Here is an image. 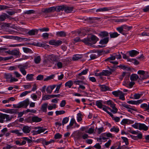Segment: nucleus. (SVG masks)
Returning <instances> with one entry per match:
<instances>
[{"mask_svg":"<svg viewBox=\"0 0 149 149\" xmlns=\"http://www.w3.org/2000/svg\"><path fill=\"white\" fill-rule=\"evenodd\" d=\"M29 63H26L24 64H20L18 65L17 67L19 69V71L23 75L26 74V71L25 70L29 67Z\"/></svg>","mask_w":149,"mask_h":149,"instance_id":"obj_1","label":"nucleus"},{"mask_svg":"<svg viewBox=\"0 0 149 149\" xmlns=\"http://www.w3.org/2000/svg\"><path fill=\"white\" fill-rule=\"evenodd\" d=\"M74 83L76 85H79V86L78 88V89H81L83 90H84L86 88L84 86L86 85H88L87 83L82 81H74Z\"/></svg>","mask_w":149,"mask_h":149,"instance_id":"obj_2","label":"nucleus"},{"mask_svg":"<svg viewBox=\"0 0 149 149\" xmlns=\"http://www.w3.org/2000/svg\"><path fill=\"white\" fill-rule=\"evenodd\" d=\"M115 58L114 55H111L110 57L108 58L105 60L106 61H109L111 63L115 65H117L118 64V62L117 61H111L114 60L115 59Z\"/></svg>","mask_w":149,"mask_h":149,"instance_id":"obj_3","label":"nucleus"},{"mask_svg":"<svg viewBox=\"0 0 149 149\" xmlns=\"http://www.w3.org/2000/svg\"><path fill=\"white\" fill-rule=\"evenodd\" d=\"M62 43V41L60 40H51L49 42V44L57 46L60 45Z\"/></svg>","mask_w":149,"mask_h":149,"instance_id":"obj_4","label":"nucleus"},{"mask_svg":"<svg viewBox=\"0 0 149 149\" xmlns=\"http://www.w3.org/2000/svg\"><path fill=\"white\" fill-rule=\"evenodd\" d=\"M55 11L54 6L52 7L48 8H44L42 10V12L44 13H49Z\"/></svg>","mask_w":149,"mask_h":149,"instance_id":"obj_5","label":"nucleus"},{"mask_svg":"<svg viewBox=\"0 0 149 149\" xmlns=\"http://www.w3.org/2000/svg\"><path fill=\"white\" fill-rule=\"evenodd\" d=\"M91 44H95L98 40L99 39L95 36L92 35L90 38Z\"/></svg>","mask_w":149,"mask_h":149,"instance_id":"obj_6","label":"nucleus"},{"mask_svg":"<svg viewBox=\"0 0 149 149\" xmlns=\"http://www.w3.org/2000/svg\"><path fill=\"white\" fill-rule=\"evenodd\" d=\"M113 72V69H110V70H105L101 72V74L102 75L108 76L111 74Z\"/></svg>","mask_w":149,"mask_h":149,"instance_id":"obj_7","label":"nucleus"},{"mask_svg":"<svg viewBox=\"0 0 149 149\" xmlns=\"http://www.w3.org/2000/svg\"><path fill=\"white\" fill-rule=\"evenodd\" d=\"M22 130L24 133L27 134L29 133L30 132L31 128L27 125H25L23 127Z\"/></svg>","mask_w":149,"mask_h":149,"instance_id":"obj_8","label":"nucleus"},{"mask_svg":"<svg viewBox=\"0 0 149 149\" xmlns=\"http://www.w3.org/2000/svg\"><path fill=\"white\" fill-rule=\"evenodd\" d=\"M113 8L111 7H104L103 8H100L97 9L96 11L97 12H104L113 9Z\"/></svg>","mask_w":149,"mask_h":149,"instance_id":"obj_9","label":"nucleus"},{"mask_svg":"<svg viewBox=\"0 0 149 149\" xmlns=\"http://www.w3.org/2000/svg\"><path fill=\"white\" fill-rule=\"evenodd\" d=\"M47 57V60L50 61H56V57L53 54L48 55Z\"/></svg>","mask_w":149,"mask_h":149,"instance_id":"obj_10","label":"nucleus"},{"mask_svg":"<svg viewBox=\"0 0 149 149\" xmlns=\"http://www.w3.org/2000/svg\"><path fill=\"white\" fill-rule=\"evenodd\" d=\"M129 55L131 57H134L139 54V52L135 50H132L129 51Z\"/></svg>","mask_w":149,"mask_h":149,"instance_id":"obj_11","label":"nucleus"},{"mask_svg":"<svg viewBox=\"0 0 149 149\" xmlns=\"http://www.w3.org/2000/svg\"><path fill=\"white\" fill-rule=\"evenodd\" d=\"M134 123V121L131 120L127 119H124L122 120L121 122V124L122 125L124 124H132Z\"/></svg>","mask_w":149,"mask_h":149,"instance_id":"obj_12","label":"nucleus"},{"mask_svg":"<svg viewBox=\"0 0 149 149\" xmlns=\"http://www.w3.org/2000/svg\"><path fill=\"white\" fill-rule=\"evenodd\" d=\"M56 86L55 85L48 86L46 88V91L48 93L50 94L52 93V90Z\"/></svg>","mask_w":149,"mask_h":149,"instance_id":"obj_13","label":"nucleus"},{"mask_svg":"<svg viewBox=\"0 0 149 149\" xmlns=\"http://www.w3.org/2000/svg\"><path fill=\"white\" fill-rule=\"evenodd\" d=\"M38 31L37 29H32L29 31L27 33L29 36H34L38 33Z\"/></svg>","mask_w":149,"mask_h":149,"instance_id":"obj_14","label":"nucleus"},{"mask_svg":"<svg viewBox=\"0 0 149 149\" xmlns=\"http://www.w3.org/2000/svg\"><path fill=\"white\" fill-rule=\"evenodd\" d=\"M17 110L14 109H11L7 110H5V111H3L5 113H9L12 114H17Z\"/></svg>","mask_w":149,"mask_h":149,"instance_id":"obj_15","label":"nucleus"},{"mask_svg":"<svg viewBox=\"0 0 149 149\" xmlns=\"http://www.w3.org/2000/svg\"><path fill=\"white\" fill-rule=\"evenodd\" d=\"M83 56L82 54H76L73 55L72 57V60L73 61H77L83 58Z\"/></svg>","mask_w":149,"mask_h":149,"instance_id":"obj_16","label":"nucleus"},{"mask_svg":"<svg viewBox=\"0 0 149 149\" xmlns=\"http://www.w3.org/2000/svg\"><path fill=\"white\" fill-rule=\"evenodd\" d=\"M29 100L28 99H26L23 102H21L20 103L22 107L26 108L29 104Z\"/></svg>","mask_w":149,"mask_h":149,"instance_id":"obj_17","label":"nucleus"},{"mask_svg":"<svg viewBox=\"0 0 149 149\" xmlns=\"http://www.w3.org/2000/svg\"><path fill=\"white\" fill-rule=\"evenodd\" d=\"M34 129L35 130H38V132H39V134L43 132L46 130L47 129L46 128H43L42 127H40V126L36 127L34 128Z\"/></svg>","mask_w":149,"mask_h":149,"instance_id":"obj_18","label":"nucleus"},{"mask_svg":"<svg viewBox=\"0 0 149 149\" xmlns=\"http://www.w3.org/2000/svg\"><path fill=\"white\" fill-rule=\"evenodd\" d=\"M73 8L72 7H69L64 6V10L65 12L69 13L73 10Z\"/></svg>","mask_w":149,"mask_h":149,"instance_id":"obj_19","label":"nucleus"},{"mask_svg":"<svg viewBox=\"0 0 149 149\" xmlns=\"http://www.w3.org/2000/svg\"><path fill=\"white\" fill-rule=\"evenodd\" d=\"M76 121L74 118H72L70 121V123L69 125L67 126V129H70L71 127L72 126L74 123L75 124Z\"/></svg>","mask_w":149,"mask_h":149,"instance_id":"obj_20","label":"nucleus"},{"mask_svg":"<svg viewBox=\"0 0 149 149\" xmlns=\"http://www.w3.org/2000/svg\"><path fill=\"white\" fill-rule=\"evenodd\" d=\"M82 42L87 45L90 46L91 45L89 38H85L83 40H82Z\"/></svg>","mask_w":149,"mask_h":149,"instance_id":"obj_21","label":"nucleus"},{"mask_svg":"<svg viewBox=\"0 0 149 149\" xmlns=\"http://www.w3.org/2000/svg\"><path fill=\"white\" fill-rule=\"evenodd\" d=\"M109 41V37H106L103 39L101 40L100 43L102 45H105L107 44Z\"/></svg>","mask_w":149,"mask_h":149,"instance_id":"obj_22","label":"nucleus"},{"mask_svg":"<svg viewBox=\"0 0 149 149\" xmlns=\"http://www.w3.org/2000/svg\"><path fill=\"white\" fill-rule=\"evenodd\" d=\"M148 127L144 124L139 123V129L140 130H143L145 131L148 130Z\"/></svg>","mask_w":149,"mask_h":149,"instance_id":"obj_23","label":"nucleus"},{"mask_svg":"<svg viewBox=\"0 0 149 149\" xmlns=\"http://www.w3.org/2000/svg\"><path fill=\"white\" fill-rule=\"evenodd\" d=\"M139 78V76L136 74H133L130 77V79L132 81H136Z\"/></svg>","mask_w":149,"mask_h":149,"instance_id":"obj_24","label":"nucleus"},{"mask_svg":"<svg viewBox=\"0 0 149 149\" xmlns=\"http://www.w3.org/2000/svg\"><path fill=\"white\" fill-rule=\"evenodd\" d=\"M125 34L132 28V26H128L126 25H122Z\"/></svg>","mask_w":149,"mask_h":149,"instance_id":"obj_25","label":"nucleus"},{"mask_svg":"<svg viewBox=\"0 0 149 149\" xmlns=\"http://www.w3.org/2000/svg\"><path fill=\"white\" fill-rule=\"evenodd\" d=\"M64 6H60L56 7H54L55 11H56L57 12H59L61 10H64Z\"/></svg>","mask_w":149,"mask_h":149,"instance_id":"obj_26","label":"nucleus"},{"mask_svg":"<svg viewBox=\"0 0 149 149\" xmlns=\"http://www.w3.org/2000/svg\"><path fill=\"white\" fill-rule=\"evenodd\" d=\"M47 105L48 104L47 103H45L42 105L41 109L43 112H47Z\"/></svg>","mask_w":149,"mask_h":149,"instance_id":"obj_27","label":"nucleus"},{"mask_svg":"<svg viewBox=\"0 0 149 149\" xmlns=\"http://www.w3.org/2000/svg\"><path fill=\"white\" fill-rule=\"evenodd\" d=\"M42 119L37 116L33 117L32 118V120L33 122H38L41 121Z\"/></svg>","mask_w":149,"mask_h":149,"instance_id":"obj_28","label":"nucleus"},{"mask_svg":"<svg viewBox=\"0 0 149 149\" xmlns=\"http://www.w3.org/2000/svg\"><path fill=\"white\" fill-rule=\"evenodd\" d=\"M19 49H14L12 50L11 55L17 56L19 55Z\"/></svg>","mask_w":149,"mask_h":149,"instance_id":"obj_29","label":"nucleus"},{"mask_svg":"<svg viewBox=\"0 0 149 149\" xmlns=\"http://www.w3.org/2000/svg\"><path fill=\"white\" fill-rule=\"evenodd\" d=\"M99 86L100 87V88L101 89V91H105L107 90H108L109 89V88L105 85H99Z\"/></svg>","mask_w":149,"mask_h":149,"instance_id":"obj_30","label":"nucleus"},{"mask_svg":"<svg viewBox=\"0 0 149 149\" xmlns=\"http://www.w3.org/2000/svg\"><path fill=\"white\" fill-rule=\"evenodd\" d=\"M144 92H141L140 93H135L134 95V98L135 99H138L140 98V97L143 95Z\"/></svg>","mask_w":149,"mask_h":149,"instance_id":"obj_31","label":"nucleus"},{"mask_svg":"<svg viewBox=\"0 0 149 149\" xmlns=\"http://www.w3.org/2000/svg\"><path fill=\"white\" fill-rule=\"evenodd\" d=\"M54 142V140H50V141H47L45 140L42 139V143L44 145H47L51 143Z\"/></svg>","mask_w":149,"mask_h":149,"instance_id":"obj_32","label":"nucleus"},{"mask_svg":"<svg viewBox=\"0 0 149 149\" xmlns=\"http://www.w3.org/2000/svg\"><path fill=\"white\" fill-rule=\"evenodd\" d=\"M74 138L76 140L80 139L81 138V133L78 132L74 135Z\"/></svg>","mask_w":149,"mask_h":149,"instance_id":"obj_33","label":"nucleus"},{"mask_svg":"<svg viewBox=\"0 0 149 149\" xmlns=\"http://www.w3.org/2000/svg\"><path fill=\"white\" fill-rule=\"evenodd\" d=\"M100 36L102 38L108 37L109 36V33L106 31H103L99 33Z\"/></svg>","mask_w":149,"mask_h":149,"instance_id":"obj_34","label":"nucleus"},{"mask_svg":"<svg viewBox=\"0 0 149 149\" xmlns=\"http://www.w3.org/2000/svg\"><path fill=\"white\" fill-rule=\"evenodd\" d=\"M10 133H15L18 136H21L22 133L20 132L18 130H12L10 131Z\"/></svg>","mask_w":149,"mask_h":149,"instance_id":"obj_35","label":"nucleus"},{"mask_svg":"<svg viewBox=\"0 0 149 149\" xmlns=\"http://www.w3.org/2000/svg\"><path fill=\"white\" fill-rule=\"evenodd\" d=\"M41 58L40 56H38L37 57H36L34 58V61L35 63L36 64H38L40 62Z\"/></svg>","mask_w":149,"mask_h":149,"instance_id":"obj_36","label":"nucleus"},{"mask_svg":"<svg viewBox=\"0 0 149 149\" xmlns=\"http://www.w3.org/2000/svg\"><path fill=\"white\" fill-rule=\"evenodd\" d=\"M34 74H28L26 75V79L27 80L31 81L33 80V77Z\"/></svg>","mask_w":149,"mask_h":149,"instance_id":"obj_37","label":"nucleus"},{"mask_svg":"<svg viewBox=\"0 0 149 149\" xmlns=\"http://www.w3.org/2000/svg\"><path fill=\"white\" fill-rule=\"evenodd\" d=\"M5 119V114L0 113V123H3Z\"/></svg>","mask_w":149,"mask_h":149,"instance_id":"obj_38","label":"nucleus"},{"mask_svg":"<svg viewBox=\"0 0 149 149\" xmlns=\"http://www.w3.org/2000/svg\"><path fill=\"white\" fill-rule=\"evenodd\" d=\"M73 85V82L71 80H69L65 84V86L66 87H68L70 88Z\"/></svg>","mask_w":149,"mask_h":149,"instance_id":"obj_39","label":"nucleus"},{"mask_svg":"<svg viewBox=\"0 0 149 149\" xmlns=\"http://www.w3.org/2000/svg\"><path fill=\"white\" fill-rule=\"evenodd\" d=\"M112 94L116 97H118L119 95L122 94V92L119 91H114L112 92Z\"/></svg>","mask_w":149,"mask_h":149,"instance_id":"obj_40","label":"nucleus"},{"mask_svg":"<svg viewBox=\"0 0 149 149\" xmlns=\"http://www.w3.org/2000/svg\"><path fill=\"white\" fill-rule=\"evenodd\" d=\"M4 76L5 78L6 79H10L12 75L10 73H5L4 74Z\"/></svg>","mask_w":149,"mask_h":149,"instance_id":"obj_41","label":"nucleus"},{"mask_svg":"<svg viewBox=\"0 0 149 149\" xmlns=\"http://www.w3.org/2000/svg\"><path fill=\"white\" fill-rule=\"evenodd\" d=\"M65 33L63 31L58 32L56 33V35L59 36L64 37L65 36Z\"/></svg>","mask_w":149,"mask_h":149,"instance_id":"obj_42","label":"nucleus"},{"mask_svg":"<svg viewBox=\"0 0 149 149\" xmlns=\"http://www.w3.org/2000/svg\"><path fill=\"white\" fill-rule=\"evenodd\" d=\"M117 30L120 33L123 34L125 35V33L123 31V28L122 26H121L119 27H117L116 28Z\"/></svg>","mask_w":149,"mask_h":149,"instance_id":"obj_43","label":"nucleus"},{"mask_svg":"<svg viewBox=\"0 0 149 149\" xmlns=\"http://www.w3.org/2000/svg\"><path fill=\"white\" fill-rule=\"evenodd\" d=\"M109 34L111 38H116L119 35V34L116 32H114L113 33H110Z\"/></svg>","mask_w":149,"mask_h":149,"instance_id":"obj_44","label":"nucleus"},{"mask_svg":"<svg viewBox=\"0 0 149 149\" xmlns=\"http://www.w3.org/2000/svg\"><path fill=\"white\" fill-rule=\"evenodd\" d=\"M141 107L145 109V110L148 111L149 110V108L148 105L146 103H143L141 104Z\"/></svg>","mask_w":149,"mask_h":149,"instance_id":"obj_45","label":"nucleus"},{"mask_svg":"<svg viewBox=\"0 0 149 149\" xmlns=\"http://www.w3.org/2000/svg\"><path fill=\"white\" fill-rule=\"evenodd\" d=\"M69 120V118L66 117L64 118L62 121V125L63 126L65 124H66Z\"/></svg>","mask_w":149,"mask_h":149,"instance_id":"obj_46","label":"nucleus"},{"mask_svg":"<svg viewBox=\"0 0 149 149\" xmlns=\"http://www.w3.org/2000/svg\"><path fill=\"white\" fill-rule=\"evenodd\" d=\"M8 15L6 14H4L0 15V21H2L5 20L6 19V17Z\"/></svg>","mask_w":149,"mask_h":149,"instance_id":"obj_47","label":"nucleus"},{"mask_svg":"<svg viewBox=\"0 0 149 149\" xmlns=\"http://www.w3.org/2000/svg\"><path fill=\"white\" fill-rule=\"evenodd\" d=\"M23 49L25 52L29 53H33V52L32 50L29 48L26 47H23Z\"/></svg>","mask_w":149,"mask_h":149,"instance_id":"obj_48","label":"nucleus"},{"mask_svg":"<svg viewBox=\"0 0 149 149\" xmlns=\"http://www.w3.org/2000/svg\"><path fill=\"white\" fill-rule=\"evenodd\" d=\"M51 98L50 95H46L44 96L42 98V100H47Z\"/></svg>","mask_w":149,"mask_h":149,"instance_id":"obj_49","label":"nucleus"},{"mask_svg":"<svg viewBox=\"0 0 149 149\" xmlns=\"http://www.w3.org/2000/svg\"><path fill=\"white\" fill-rule=\"evenodd\" d=\"M88 71V69H86L85 70H84L82 71L81 72L79 73L78 74V75L79 76H81L82 75H85L87 74Z\"/></svg>","mask_w":149,"mask_h":149,"instance_id":"obj_50","label":"nucleus"},{"mask_svg":"<svg viewBox=\"0 0 149 149\" xmlns=\"http://www.w3.org/2000/svg\"><path fill=\"white\" fill-rule=\"evenodd\" d=\"M96 105L100 108H102L103 105L100 101H97L96 102Z\"/></svg>","mask_w":149,"mask_h":149,"instance_id":"obj_51","label":"nucleus"},{"mask_svg":"<svg viewBox=\"0 0 149 149\" xmlns=\"http://www.w3.org/2000/svg\"><path fill=\"white\" fill-rule=\"evenodd\" d=\"M5 119H6L7 121H10L13 118L12 116H10L8 115L5 114Z\"/></svg>","mask_w":149,"mask_h":149,"instance_id":"obj_52","label":"nucleus"},{"mask_svg":"<svg viewBox=\"0 0 149 149\" xmlns=\"http://www.w3.org/2000/svg\"><path fill=\"white\" fill-rule=\"evenodd\" d=\"M112 141L111 140H109L106 143L104 144V146L107 148H109L111 145Z\"/></svg>","mask_w":149,"mask_h":149,"instance_id":"obj_53","label":"nucleus"},{"mask_svg":"<svg viewBox=\"0 0 149 149\" xmlns=\"http://www.w3.org/2000/svg\"><path fill=\"white\" fill-rule=\"evenodd\" d=\"M31 92V91H25L23 92L20 95V97H22L25 96L27 95L28 93H30Z\"/></svg>","mask_w":149,"mask_h":149,"instance_id":"obj_54","label":"nucleus"},{"mask_svg":"<svg viewBox=\"0 0 149 149\" xmlns=\"http://www.w3.org/2000/svg\"><path fill=\"white\" fill-rule=\"evenodd\" d=\"M54 77V75H51L49 76L44 79V81H47L51 79H53Z\"/></svg>","mask_w":149,"mask_h":149,"instance_id":"obj_55","label":"nucleus"},{"mask_svg":"<svg viewBox=\"0 0 149 149\" xmlns=\"http://www.w3.org/2000/svg\"><path fill=\"white\" fill-rule=\"evenodd\" d=\"M113 55H114L115 59L116 58L117 59H120L122 58V56L119 53H118V54L114 53L113 54Z\"/></svg>","mask_w":149,"mask_h":149,"instance_id":"obj_56","label":"nucleus"},{"mask_svg":"<svg viewBox=\"0 0 149 149\" xmlns=\"http://www.w3.org/2000/svg\"><path fill=\"white\" fill-rule=\"evenodd\" d=\"M110 131L111 132H114L117 133L119 131V129L118 128L113 127L111 129Z\"/></svg>","mask_w":149,"mask_h":149,"instance_id":"obj_57","label":"nucleus"},{"mask_svg":"<svg viewBox=\"0 0 149 149\" xmlns=\"http://www.w3.org/2000/svg\"><path fill=\"white\" fill-rule=\"evenodd\" d=\"M24 45V44H11L9 45L10 47H20Z\"/></svg>","mask_w":149,"mask_h":149,"instance_id":"obj_58","label":"nucleus"},{"mask_svg":"<svg viewBox=\"0 0 149 149\" xmlns=\"http://www.w3.org/2000/svg\"><path fill=\"white\" fill-rule=\"evenodd\" d=\"M35 13V11L33 10H29L26 11L24 12V13L27 14H30L32 13Z\"/></svg>","mask_w":149,"mask_h":149,"instance_id":"obj_59","label":"nucleus"},{"mask_svg":"<svg viewBox=\"0 0 149 149\" xmlns=\"http://www.w3.org/2000/svg\"><path fill=\"white\" fill-rule=\"evenodd\" d=\"M65 113V112L64 110L57 111H56V115L63 114Z\"/></svg>","mask_w":149,"mask_h":149,"instance_id":"obj_60","label":"nucleus"},{"mask_svg":"<svg viewBox=\"0 0 149 149\" xmlns=\"http://www.w3.org/2000/svg\"><path fill=\"white\" fill-rule=\"evenodd\" d=\"M94 131V129L91 127L90 128L88 131H86L85 132L89 134H91Z\"/></svg>","mask_w":149,"mask_h":149,"instance_id":"obj_61","label":"nucleus"},{"mask_svg":"<svg viewBox=\"0 0 149 149\" xmlns=\"http://www.w3.org/2000/svg\"><path fill=\"white\" fill-rule=\"evenodd\" d=\"M62 135L59 133L56 134L54 136V138L56 139H60L62 137Z\"/></svg>","mask_w":149,"mask_h":149,"instance_id":"obj_62","label":"nucleus"},{"mask_svg":"<svg viewBox=\"0 0 149 149\" xmlns=\"http://www.w3.org/2000/svg\"><path fill=\"white\" fill-rule=\"evenodd\" d=\"M8 130L7 128H4L1 130V132L3 135H4Z\"/></svg>","mask_w":149,"mask_h":149,"instance_id":"obj_63","label":"nucleus"},{"mask_svg":"<svg viewBox=\"0 0 149 149\" xmlns=\"http://www.w3.org/2000/svg\"><path fill=\"white\" fill-rule=\"evenodd\" d=\"M144 12H149V5L145 6L143 9Z\"/></svg>","mask_w":149,"mask_h":149,"instance_id":"obj_64","label":"nucleus"}]
</instances>
